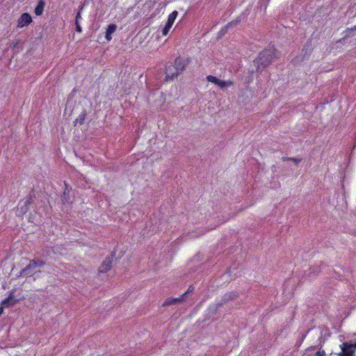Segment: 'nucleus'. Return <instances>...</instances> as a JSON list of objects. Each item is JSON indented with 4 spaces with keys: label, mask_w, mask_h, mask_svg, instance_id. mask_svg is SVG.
<instances>
[{
    "label": "nucleus",
    "mask_w": 356,
    "mask_h": 356,
    "mask_svg": "<svg viewBox=\"0 0 356 356\" xmlns=\"http://www.w3.org/2000/svg\"><path fill=\"white\" fill-rule=\"evenodd\" d=\"M172 26V25L171 24H169V23L166 22L165 26L163 27V29L162 30V33H163V35H166L168 33V32H169L170 29H171Z\"/></svg>",
    "instance_id": "nucleus-20"
},
{
    "label": "nucleus",
    "mask_w": 356,
    "mask_h": 356,
    "mask_svg": "<svg viewBox=\"0 0 356 356\" xmlns=\"http://www.w3.org/2000/svg\"><path fill=\"white\" fill-rule=\"evenodd\" d=\"M117 25L115 24H110L106 31L105 38L106 40L110 41L112 38L111 35L116 31Z\"/></svg>",
    "instance_id": "nucleus-11"
},
{
    "label": "nucleus",
    "mask_w": 356,
    "mask_h": 356,
    "mask_svg": "<svg viewBox=\"0 0 356 356\" xmlns=\"http://www.w3.org/2000/svg\"><path fill=\"white\" fill-rule=\"evenodd\" d=\"M340 347L341 351L337 354L338 356H355V346H352V343L345 342Z\"/></svg>",
    "instance_id": "nucleus-3"
},
{
    "label": "nucleus",
    "mask_w": 356,
    "mask_h": 356,
    "mask_svg": "<svg viewBox=\"0 0 356 356\" xmlns=\"http://www.w3.org/2000/svg\"><path fill=\"white\" fill-rule=\"evenodd\" d=\"M275 57V49H266L259 53L258 57L254 60L257 72H261L268 66Z\"/></svg>",
    "instance_id": "nucleus-1"
},
{
    "label": "nucleus",
    "mask_w": 356,
    "mask_h": 356,
    "mask_svg": "<svg viewBox=\"0 0 356 356\" xmlns=\"http://www.w3.org/2000/svg\"><path fill=\"white\" fill-rule=\"evenodd\" d=\"M3 307H1H1H0V316H1V314H3Z\"/></svg>",
    "instance_id": "nucleus-28"
},
{
    "label": "nucleus",
    "mask_w": 356,
    "mask_h": 356,
    "mask_svg": "<svg viewBox=\"0 0 356 356\" xmlns=\"http://www.w3.org/2000/svg\"><path fill=\"white\" fill-rule=\"evenodd\" d=\"M184 300V296H181L179 298H169L165 300L163 306H170L174 304L181 302Z\"/></svg>",
    "instance_id": "nucleus-12"
},
{
    "label": "nucleus",
    "mask_w": 356,
    "mask_h": 356,
    "mask_svg": "<svg viewBox=\"0 0 356 356\" xmlns=\"http://www.w3.org/2000/svg\"><path fill=\"white\" fill-rule=\"evenodd\" d=\"M35 267L32 265V263L30 261L29 264L23 269H22L19 272L18 277H27L31 276L35 272Z\"/></svg>",
    "instance_id": "nucleus-7"
},
{
    "label": "nucleus",
    "mask_w": 356,
    "mask_h": 356,
    "mask_svg": "<svg viewBox=\"0 0 356 356\" xmlns=\"http://www.w3.org/2000/svg\"><path fill=\"white\" fill-rule=\"evenodd\" d=\"M206 79H207V81L213 83L216 85H218L219 80H220L217 77L212 76V75H208Z\"/></svg>",
    "instance_id": "nucleus-18"
},
{
    "label": "nucleus",
    "mask_w": 356,
    "mask_h": 356,
    "mask_svg": "<svg viewBox=\"0 0 356 356\" xmlns=\"http://www.w3.org/2000/svg\"><path fill=\"white\" fill-rule=\"evenodd\" d=\"M33 201V199H32V197L31 196H29L25 201L24 202V206L26 207L25 209H24L23 207H22V209L24 210V212H26L27 211V206L30 204H31Z\"/></svg>",
    "instance_id": "nucleus-21"
},
{
    "label": "nucleus",
    "mask_w": 356,
    "mask_h": 356,
    "mask_svg": "<svg viewBox=\"0 0 356 356\" xmlns=\"http://www.w3.org/2000/svg\"><path fill=\"white\" fill-rule=\"evenodd\" d=\"M178 15V12L177 10H174L168 18L167 22L171 24L172 25L174 24L175 19Z\"/></svg>",
    "instance_id": "nucleus-15"
},
{
    "label": "nucleus",
    "mask_w": 356,
    "mask_h": 356,
    "mask_svg": "<svg viewBox=\"0 0 356 356\" xmlns=\"http://www.w3.org/2000/svg\"><path fill=\"white\" fill-rule=\"evenodd\" d=\"M45 6L44 0H39L36 7L35 8L34 13L37 16L41 15L43 13Z\"/></svg>",
    "instance_id": "nucleus-13"
},
{
    "label": "nucleus",
    "mask_w": 356,
    "mask_h": 356,
    "mask_svg": "<svg viewBox=\"0 0 356 356\" xmlns=\"http://www.w3.org/2000/svg\"><path fill=\"white\" fill-rule=\"evenodd\" d=\"M31 262L32 263V265H33L34 267H35V268L42 267L45 264L44 261H43L42 260L39 259H32V260H31Z\"/></svg>",
    "instance_id": "nucleus-17"
},
{
    "label": "nucleus",
    "mask_w": 356,
    "mask_h": 356,
    "mask_svg": "<svg viewBox=\"0 0 356 356\" xmlns=\"http://www.w3.org/2000/svg\"><path fill=\"white\" fill-rule=\"evenodd\" d=\"M325 332V336L322 335L318 338V344L316 346H313L307 348V351L313 350L316 348H318V350L315 353L314 356H326L325 352L322 349V346L324 344L325 340L330 336V330L327 327H324L322 330Z\"/></svg>",
    "instance_id": "nucleus-2"
},
{
    "label": "nucleus",
    "mask_w": 356,
    "mask_h": 356,
    "mask_svg": "<svg viewBox=\"0 0 356 356\" xmlns=\"http://www.w3.org/2000/svg\"><path fill=\"white\" fill-rule=\"evenodd\" d=\"M193 290V288L192 286H190L188 289L182 295L184 297L186 296L189 293H191Z\"/></svg>",
    "instance_id": "nucleus-25"
},
{
    "label": "nucleus",
    "mask_w": 356,
    "mask_h": 356,
    "mask_svg": "<svg viewBox=\"0 0 356 356\" xmlns=\"http://www.w3.org/2000/svg\"><path fill=\"white\" fill-rule=\"evenodd\" d=\"M352 346H355V350H356V342L355 343H352Z\"/></svg>",
    "instance_id": "nucleus-30"
},
{
    "label": "nucleus",
    "mask_w": 356,
    "mask_h": 356,
    "mask_svg": "<svg viewBox=\"0 0 356 356\" xmlns=\"http://www.w3.org/2000/svg\"><path fill=\"white\" fill-rule=\"evenodd\" d=\"M232 85L233 82L232 81H225L220 79L217 86H219L220 88L223 89Z\"/></svg>",
    "instance_id": "nucleus-14"
},
{
    "label": "nucleus",
    "mask_w": 356,
    "mask_h": 356,
    "mask_svg": "<svg viewBox=\"0 0 356 356\" xmlns=\"http://www.w3.org/2000/svg\"><path fill=\"white\" fill-rule=\"evenodd\" d=\"M238 297V293L235 291H231L229 293H225L220 300V302H218L216 304V307L219 308L222 307L223 305L226 304L230 300H234Z\"/></svg>",
    "instance_id": "nucleus-6"
},
{
    "label": "nucleus",
    "mask_w": 356,
    "mask_h": 356,
    "mask_svg": "<svg viewBox=\"0 0 356 356\" xmlns=\"http://www.w3.org/2000/svg\"><path fill=\"white\" fill-rule=\"evenodd\" d=\"M75 25H76V31L78 33H81L82 29L80 26L79 22H75Z\"/></svg>",
    "instance_id": "nucleus-24"
},
{
    "label": "nucleus",
    "mask_w": 356,
    "mask_h": 356,
    "mask_svg": "<svg viewBox=\"0 0 356 356\" xmlns=\"http://www.w3.org/2000/svg\"><path fill=\"white\" fill-rule=\"evenodd\" d=\"M241 17H237L235 19L232 20V22H229L226 26L229 29L232 27H234L237 26L241 22Z\"/></svg>",
    "instance_id": "nucleus-16"
},
{
    "label": "nucleus",
    "mask_w": 356,
    "mask_h": 356,
    "mask_svg": "<svg viewBox=\"0 0 356 356\" xmlns=\"http://www.w3.org/2000/svg\"><path fill=\"white\" fill-rule=\"evenodd\" d=\"M282 160L284 161H292L294 162V163L296 165H298L301 161V159L293 158V157H282Z\"/></svg>",
    "instance_id": "nucleus-19"
},
{
    "label": "nucleus",
    "mask_w": 356,
    "mask_h": 356,
    "mask_svg": "<svg viewBox=\"0 0 356 356\" xmlns=\"http://www.w3.org/2000/svg\"><path fill=\"white\" fill-rule=\"evenodd\" d=\"M83 9V5H81V6H79V11H78V12H80V13H81V10H82Z\"/></svg>",
    "instance_id": "nucleus-27"
},
{
    "label": "nucleus",
    "mask_w": 356,
    "mask_h": 356,
    "mask_svg": "<svg viewBox=\"0 0 356 356\" xmlns=\"http://www.w3.org/2000/svg\"><path fill=\"white\" fill-rule=\"evenodd\" d=\"M309 46H310V44H309V43L307 42V43H306V45L305 46L304 48H305L306 47H309Z\"/></svg>",
    "instance_id": "nucleus-29"
},
{
    "label": "nucleus",
    "mask_w": 356,
    "mask_h": 356,
    "mask_svg": "<svg viewBox=\"0 0 356 356\" xmlns=\"http://www.w3.org/2000/svg\"><path fill=\"white\" fill-rule=\"evenodd\" d=\"M355 29V30H356V26L355 27V29Z\"/></svg>",
    "instance_id": "nucleus-31"
},
{
    "label": "nucleus",
    "mask_w": 356,
    "mask_h": 356,
    "mask_svg": "<svg viewBox=\"0 0 356 356\" xmlns=\"http://www.w3.org/2000/svg\"><path fill=\"white\" fill-rule=\"evenodd\" d=\"M14 293H15V291L14 290L11 291L9 293L8 297L5 298L1 302V307H3H3H9L10 306H13L17 302V300L15 298Z\"/></svg>",
    "instance_id": "nucleus-8"
},
{
    "label": "nucleus",
    "mask_w": 356,
    "mask_h": 356,
    "mask_svg": "<svg viewBox=\"0 0 356 356\" xmlns=\"http://www.w3.org/2000/svg\"><path fill=\"white\" fill-rule=\"evenodd\" d=\"M85 115L86 114L84 113H81L76 119V121H78L81 124L85 120Z\"/></svg>",
    "instance_id": "nucleus-22"
},
{
    "label": "nucleus",
    "mask_w": 356,
    "mask_h": 356,
    "mask_svg": "<svg viewBox=\"0 0 356 356\" xmlns=\"http://www.w3.org/2000/svg\"><path fill=\"white\" fill-rule=\"evenodd\" d=\"M165 81H172L174 78L177 77L179 73L177 71L176 66L174 64L170 63L165 66Z\"/></svg>",
    "instance_id": "nucleus-4"
},
{
    "label": "nucleus",
    "mask_w": 356,
    "mask_h": 356,
    "mask_svg": "<svg viewBox=\"0 0 356 356\" xmlns=\"http://www.w3.org/2000/svg\"><path fill=\"white\" fill-rule=\"evenodd\" d=\"M229 29L225 26L220 31H219V35L220 36H222V35H224L227 31H228Z\"/></svg>",
    "instance_id": "nucleus-23"
},
{
    "label": "nucleus",
    "mask_w": 356,
    "mask_h": 356,
    "mask_svg": "<svg viewBox=\"0 0 356 356\" xmlns=\"http://www.w3.org/2000/svg\"><path fill=\"white\" fill-rule=\"evenodd\" d=\"M189 60L183 57L179 56L175 59L174 65L176 66V68L177 71H179V74L186 69Z\"/></svg>",
    "instance_id": "nucleus-5"
},
{
    "label": "nucleus",
    "mask_w": 356,
    "mask_h": 356,
    "mask_svg": "<svg viewBox=\"0 0 356 356\" xmlns=\"http://www.w3.org/2000/svg\"><path fill=\"white\" fill-rule=\"evenodd\" d=\"M113 254H111L106 257L105 260L103 261L101 266L99 267V271L100 273H106L111 269L113 261Z\"/></svg>",
    "instance_id": "nucleus-10"
},
{
    "label": "nucleus",
    "mask_w": 356,
    "mask_h": 356,
    "mask_svg": "<svg viewBox=\"0 0 356 356\" xmlns=\"http://www.w3.org/2000/svg\"><path fill=\"white\" fill-rule=\"evenodd\" d=\"M81 19V13H80V12H78L76 15L75 22H79V20Z\"/></svg>",
    "instance_id": "nucleus-26"
},
{
    "label": "nucleus",
    "mask_w": 356,
    "mask_h": 356,
    "mask_svg": "<svg viewBox=\"0 0 356 356\" xmlns=\"http://www.w3.org/2000/svg\"><path fill=\"white\" fill-rule=\"evenodd\" d=\"M31 22V16L27 13H23L18 20L17 26L22 28L24 26H28Z\"/></svg>",
    "instance_id": "nucleus-9"
}]
</instances>
